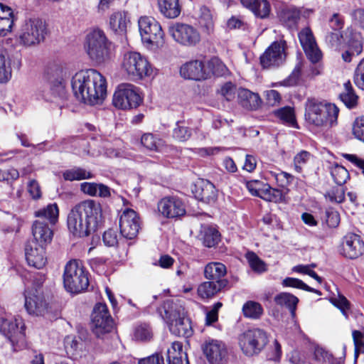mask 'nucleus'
I'll use <instances>...</instances> for the list:
<instances>
[{
    "label": "nucleus",
    "instance_id": "0e129e2a",
    "mask_svg": "<svg viewBox=\"0 0 364 364\" xmlns=\"http://www.w3.org/2000/svg\"><path fill=\"white\" fill-rule=\"evenodd\" d=\"M352 334L355 345V355L357 357L360 353H364V334L357 330L353 331Z\"/></svg>",
    "mask_w": 364,
    "mask_h": 364
},
{
    "label": "nucleus",
    "instance_id": "bf43d9fd",
    "mask_svg": "<svg viewBox=\"0 0 364 364\" xmlns=\"http://www.w3.org/2000/svg\"><path fill=\"white\" fill-rule=\"evenodd\" d=\"M331 301L335 306L341 311L343 315L346 318H348L347 311L350 309V304L348 300L344 296L338 294L337 297L331 298Z\"/></svg>",
    "mask_w": 364,
    "mask_h": 364
},
{
    "label": "nucleus",
    "instance_id": "2eb2a0df",
    "mask_svg": "<svg viewBox=\"0 0 364 364\" xmlns=\"http://www.w3.org/2000/svg\"><path fill=\"white\" fill-rule=\"evenodd\" d=\"M201 348L210 364H225L227 362L228 348L222 341L208 338L203 342Z\"/></svg>",
    "mask_w": 364,
    "mask_h": 364
},
{
    "label": "nucleus",
    "instance_id": "4be33fe9",
    "mask_svg": "<svg viewBox=\"0 0 364 364\" xmlns=\"http://www.w3.org/2000/svg\"><path fill=\"white\" fill-rule=\"evenodd\" d=\"M181 75L185 79L193 80H206L210 77L203 63L200 60H191L183 64L180 69Z\"/></svg>",
    "mask_w": 364,
    "mask_h": 364
},
{
    "label": "nucleus",
    "instance_id": "774afa93",
    "mask_svg": "<svg viewBox=\"0 0 364 364\" xmlns=\"http://www.w3.org/2000/svg\"><path fill=\"white\" fill-rule=\"evenodd\" d=\"M18 177L19 173L14 168H9L4 171L0 169V181H13L18 179Z\"/></svg>",
    "mask_w": 364,
    "mask_h": 364
},
{
    "label": "nucleus",
    "instance_id": "a211bd4d",
    "mask_svg": "<svg viewBox=\"0 0 364 364\" xmlns=\"http://www.w3.org/2000/svg\"><path fill=\"white\" fill-rule=\"evenodd\" d=\"M364 251V242L361 237L353 232L347 233L342 239L340 253L348 259H356Z\"/></svg>",
    "mask_w": 364,
    "mask_h": 364
},
{
    "label": "nucleus",
    "instance_id": "69168bd1",
    "mask_svg": "<svg viewBox=\"0 0 364 364\" xmlns=\"http://www.w3.org/2000/svg\"><path fill=\"white\" fill-rule=\"evenodd\" d=\"M236 90V86L228 82L221 87L220 93L226 100L231 101L235 98Z\"/></svg>",
    "mask_w": 364,
    "mask_h": 364
},
{
    "label": "nucleus",
    "instance_id": "f257e3e1",
    "mask_svg": "<svg viewBox=\"0 0 364 364\" xmlns=\"http://www.w3.org/2000/svg\"><path fill=\"white\" fill-rule=\"evenodd\" d=\"M102 221L100 203L86 200L75 205L68 215L67 224L75 236L83 237L95 231Z\"/></svg>",
    "mask_w": 364,
    "mask_h": 364
},
{
    "label": "nucleus",
    "instance_id": "09e8293b",
    "mask_svg": "<svg viewBox=\"0 0 364 364\" xmlns=\"http://www.w3.org/2000/svg\"><path fill=\"white\" fill-rule=\"evenodd\" d=\"M134 337L137 341H149L153 337L150 326L147 323L138 325L134 329Z\"/></svg>",
    "mask_w": 364,
    "mask_h": 364
},
{
    "label": "nucleus",
    "instance_id": "58836bf2",
    "mask_svg": "<svg viewBox=\"0 0 364 364\" xmlns=\"http://www.w3.org/2000/svg\"><path fill=\"white\" fill-rule=\"evenodd\" d=\"M63 178L65 181H81L93 178V174L80 167H74L68 169L63 173Z\"/></svg>",
    "mask_w": 364,
    "mask_h": 364
},
{
    "label": "nucleus",
    "instance_id": "c85d7f7f",
    "mask_svg": "<svg viewBox=\"0 0 364 364\" xmlns=\"http://www.w3.org/2000/svg\"><path fill=\"white\" fill-rule=\"evenodd\" d=\"M228 284V281H208L201 283L198 287V294L202 299L213 297Z\"/></svg>",
    "mask_w": 364,
    "mask_h": 364
},
{
    "label": "nucleus",
    "instance_id": "603ef678",
    "mask_svg": "<svg viewBox=\"0 0 364 364\" xmlns=\"http://www.w3.org/2000/svg\"><path fill=\"white\" fill-rule=\"evenodd\" d=\"M325 198L332 203H341L345 200V191L342 186L333 187L325 193Z\"/></svg>",
    "mask_w": 364,
    "mask_h": 364
},
{
    "label": "nucleus",
    "instance_id": "052dcab7",
    "mask_svg": "<svg viewBox=\"0 0 364 364\" xmlns=\"http://www.w3.org/2000/svg\"><path fill=\"white\" fill-rule=\"evenodd\" d=\"M352 132L355 139L364 142V116L358 117L355 119Z\"/></svg>",
    "mask_w": 364,
    "mask_h": 364
},
{
    "label": "nucleus",
    "instance_id": "338daca9",
    "mask_svg": "<svg viewBox=\"0 0 364 364\" xmlns=\"http://www.w3.org/2000/svg\"><path fill=\"white\" fill-rule=\"evenodd\" d=\"M104 243L109 247H114L118 243V235L117 230L109 229L105 231L102 236Z\"/></svg>",
    "mask_w": 364,
    "mask_h": 364
},
{
    "label": "nucleus",
    "instance_id": "72a5a7b5",
    "mask_svg": "<svg viewBox=\"0 0 364 364\" xmlns=\"http://www.w3.org/2000/svg\"><path fill=\"white\" fill-rule=\"evenodd\" d=\"M168 364H189L186 353L181 342H173L167 350Z\"/></svg>",
    "mask_w": 364,
    "mask_h": 364
},
{
    "label": "nucleus",
    "instance_id": "7ed1b4c3",
    "mask_svg": "<svg viewBox=\"0 0 364 364\" xmlns=\"http://www.w3.org/2000/svg\"><path fill=\"white\" fill-rule=\"evenodd\" d=\"M35 216L39 218L33 222L32 225V233L38 245H46L52 240L53 232L49 227L48 223L54 225L58 220L59 210L56 203H50L46 207L39 209L34 213Z\"/></svg>",
    "mask_w": 364,
    "mask_h": 364
},
{
    "label": "nucleus",
    "instance_id": "4468645a",
    "mask_svg": "<svg viewBox=\"0 0 364 364\" xmlns=\"http://www.w3.org/2000/svg\"><path fill=\"white\" fill-rule=\"evenodd\" d=\"M92 323L93 333L97 337L112 330L114 321L105 304L100 303L95 305L92 314Z\"/></svg>",
    "mask_w": 364,
    "mask_h": 364
},
{
    "label": "nucleus",
    "instance_id": "1a4fd4ad",
    "mask_svg": "<svg viewBox=\"0 0 364 364\" xmlns=\"http://www.w3.org/2000/svg\"><path fill=\"white\" fill-rule=\"evenodd\" d=\"M0 332L9 338L14 350L18 351L26 346L25 325L21 318L10 321L0 317Z\"/></svg>",
    "mask_w": 364,
    "mask_h": 364
},
{
    "label": "nucleus",
    "instance_id": "f704fd0d",
    "mask_svg": "<svg viewBox=\"0 0 364 364\" xmlns=\"http://www.w3.org/2000/svg\"><path fill=\"white\" fill-rule=\"evenodd\" d=\"M242 4L251 10L255 16L262 18L270 12V4L267 0H240Z\"/></svg>",
    "mask_w": 364,
    "mask_h": 364
},
{
    "label": "nucleus",
    "instance_id": "f3484780",
    "mask_svg": "<svg viewBox=\"0 0 364 364\" xmlns=\"http://www.w3.org/2000/svg\"><path fill=\"white\" fill-rule=\"evenodd\" d=\"M285 41L272 43L260 57V63L264 68L278 67L285 59Z\"/></svg>",
    "mask_w": 364,
    "mask_h": 364
},
{
    "label": "nucleus",
    "instance_id": "c9c22d12",
    "mask_svg": "<svg viewBox=\"0 0 364 364\" xmlns=\"http://www.w3.org/2000/svg\"><path fill=\"white\" fill-rule=\"evenodd\" d=\"M273 114L282 124L298 128L293 107L286 106L273 111Z\"/></svg>",
    "mask_w": 364,
    "mask_h": 364
},
{
    "label": "nucleus",
    "instance_id": "5701e85b",
    "mask_svg": "<svg viewBox=\"0 0 364 364\" xmlns=\"http://www.w3.org/2000/svg\"><path fill=\"white\" fill-rule=\"evenodd\" d=\"M26 259L29 266L42 269L46 264V250L43 245L32 242L25 249Z\"/></svg>",
    "mask_w": 364,
    "mask_h": 364
},
{
    "label": "nucleus",
    "instance_id": "864d4df0",
    "mask_svg": "<svg viewBox=\"0 0 364 364\" xmlns=\"http://www.w3.org/2000/svg\"><path fill=\"white\" fill-rule=\"evenodd\" d=\"M191 129L185 126L183 123L178 122L176 127L173 130V138L180 141H187L191 137Z\"/></svg>",
    "mask_w": 364,
    "mask_h": 364
},
{
    "label": "nucleus",
    "instance_id": "39448f33",
    "mask_svg": "<svg viewBox=\"0 0 364 364\" xmlns=\"http://www.w3.org/2000/svg\"><path fill=\"white\" fill-rule=\"evenodd\" d=\"M339 109L333 104H323L315 99L306 103L305 119L316 127L333 126L336 123Z\"/></svg>",
    "mask_w": 364,
    "mask_h": 364
},
{
    "label": "nucleus",
    "instance_id": "bb28decb",
    "mask_svg": "<svg viewBox=\"0 0 364 364\" xmlns=\"http://www.w3.org/2000/svg\"><path fill=\"white\" fill-rule=\"evenodd\" d=\"M237 100L239 104L247 109H257L261 105V98L257 93L245 88H239L237 90Z\"/></svg>",
    "mask_w": 364,
    "mask_h": 364
},
{
    "label": "nucleus",
    "instance_id": "412c9836",
    "mask_svg": "<svg viewBox=\"0 0 364 364\" xmlns=\"http://www.w3.org/2000/svg\"><path fill=\"white\" fill-rule=\"evenodd\" d=\"M299 38L308 59L313 63H318L321 60L322 54L311 30L309 27L303 28L299 33Z\"/></svg>",
    "mask_w": 364,
    "mask_h": 364
},
{
    "label": "nucleus",
    "instance_id": "cd10ccee",
    "mask_svg": "<svg viewBox=\"0 0 364 364\" xmlns=\"http://www.w3.org/2000/svg\"><path fill=\"white\" fill-rule=\"evenodd\" d=\"M158 311L167 324L183 314L181 306L174 302L173 299L166 300L163 305L159 308Z\"/></svg>",
    "mask_w": 364,
    "mask_h": 364
},
{
    "label": "nucleus",
    "instance_id": "6ab92c4d",
    "mask_svg": "<svg viewBox=\"0 0 364 364\" xmlns=\"http://www.w3.org/2000/svg\"><path fill=\"white\" fill-rule=\"evenodd\" d=\"M24 297V306L29 314L41 316L48 311V303L38 289L34 291L26 289Z\"/></svg>",
    "mask_w": 364,
    "mask_h": 364
},
{
    "label": "nucleus",
    "instance_id": "2f4dec72",
    "mask_svg": "<svg viewBox=\"0 0 364 364\" xmlns=\"http://www.w3.org/2000/svg\"><path fill=\"white\" fill-rule=\"evenodd\" d=\"M198 237L205 247H212L220 242V233L215 227L204 225H201Z\"/></svg>",
    "mask_w": 364,
    "mask_h": 364
},
{
    "label": "nucleus",
    "instance_id": "aec40b11",
    "mask_svg": "<svg viewBox=\"0 0 364 364\" xmlns=\"http://www.w3.org/2000/svg\"><path fill=\"white\" fill-rule=\"evenodd\" d=\"M159 212L168 218H176L186 214L183 202L178 197L168 196L161 199L158 203Z\"/></svg>",
    "mask_w": 364,
    "mask_h": 364
},
{
    "label": "nucleus",
    "instance_id": "37998d69",
    "mask_svg": "<svg viewBox=\"0 0 364 364\" xmlns=\"http://www.w3.org/2000/svg\"><path fill=\"white\" fill-rule=\"evenodd\" d=\"M242 311L245 317L257 319L262 315L263 308L258 302L249 301L243 305Z\"/></svg>",
    "mask_w": 364,
    "mask_h": 364
},
{
    "label": "nucleus",
    "instance_id": "20e7f679",
    "mask_svg": "<svg viewBox=\"0 0 364 364\" xmlns=\"http://www.w3.org/2000/svg\"><path fill=\"white\" fill-rule=\"evenodd\" d=\"M85 48L92 61L101 64L111 58L113 45L102 30L95 28L87 34Z\"/></svg>",
    "mask_w": 364,
    "mask_h": 364
},
{
    "label": "nucleus",
    "instance_id": "de8ad7c7",
    "mask_svg": "<svg viewBox=\"0 0 364 364\" xmlns=\"http://www.w3.org/2000/svg\"><path fill=\"white\" fill-rule=\"evenodd\" d=\"M331 174L334 182L340 186L346 183L349 178V173L347 169L339 165H336L331 168Z\"/></svg>",
    "mask_w": 364,
    "mask_h": 364
},
{
    "label": "nucleus",
    "instance_id": "680f3d73",
    "mask_svg": "<svg viewBox=\"0 0 364 364\" xmlns=\"http://www.w3.org/2000/svg\"><path fill=\"white\" fill-rule=\"evenodd\" d=\"M311 154L306 151H301L298 153L294 158V169L296 172L302 171L303 166L307 163Z\"/></svg>",
    "mask_w": 364,
    "mask_h": 364
},
{
    "label": "nucleus",
    "instance_id": "6e6d98bb",
    "mask_svg": "<svg viewBox=\"0 0 364 364\" xmlns=\"http://www.w3.org/2000/svg\"><path fill=\"white\" fill-rule=\"evenodd\" d=\"M277 185L283 188H288L294 180V176L285 171L272 173Z\"/></svg>",
    "mask_w": 364,
    "mask_h": 364
},
{
    "label": "nucleus",
    "instance_id": "a19ab883",
    "mask_svg": "<svg viewBox=\"0 0 364 364\" xmlns=\"http://www.w3.org/2000/svg\"><path fill=\"white\" fill-rule=\"evenodd\" d=\"M207 72H210V77L213 75L216 77L226 75L228 73L227 66L218 57L212 58L207 63Z\"/></svg>",
    "mask_w": 364,
    "mask_h": 364
},
{
    "label": "nucleus",
    "instance_id": "f8f14e48",
    "mask_svg": "<svg viewBox=\"0 0 364 364\" xmlns=\"http://www.w3.org/2000/svg\"><path fill=\"white\" fill-rule=\"evenodd\" d=\"M142 102V97L136 86L124 83L118 85L113 95V105L119 109L136 108Z\"/></svg>",
    "mask_w": 364,
    "mask_h": 364
},
{
    "label": "nucleus",
    "instance_id": "4c0bfd02",
    "mask_svg": "<svg viewBox=\"0 0 364 364\" xmlns=\"http://www.w3.org/2000/svg\"><path fill=\"white\" fill-rule=\"evenodd\" d=\"M278 17L282 24L288 28H291L297 23L300 14L295 9L284 8L279 11Z\"/></svg>",
    "mask_w": 364,
    "mask_h": 364
},
{
    "label": "nucleus",
    "instance_id": "ea45409f",
    "mask_svg": "<svg viewBox=\"0 0 364 364\" xmlns=\"http://www.w3.org/2000/svg\"><path fill=\"white\" fill-rule=\"evenodd\" d=\"M343 87L344 90L340 94V98L348 107L352 108L357 105L358 97L349 80L344 83Z\"/></svg>",
    "mask_w": 364,
    "mask_h": 364
},
{
    "label": "nucleus",
    "instance_id": "393cba45",
    "mask_svg": "<svg viewBox=\"0 0 364 364\" xmlns=\"http://www.w3.org/2000/svg\"><path fill=\"white\" fill-rule=\"evenodd\" d=\"M193 193L195 198L207 204H213L218 198V191L208 181H200L195 185Z\"/></svg>",
    "mask_w": 364,
    "mask_h": 364
},
{
    "label": "nucleus",
    "instance_id": "13d9d810",
    "mask_svg": "<svg viewBox=\"0 0 364 364\" xmlns=\"http://www.w3.org/2000/svg\"><path fill=\"white\" fill-rule=\"evenodd\" d=\"M245 186L252 196L261 198L266 184L259 180H252L246 181Z\"/></svg>",
    "mask_w": 364,
    "mask_h": 364
},
{
    "label": "nucleus",
    "instance_id": "7c9ffc66",
    "mask_svg": "<svg viewBox=\"0 0 364 364\" xmlns=\"http://www.w3.org/2000/svg\"><path fill=\"white\" fill-rule=\"evenodd\" d=\"M160 14L166 18H177L181 12L179 0H157Z\"/></svg>",
    "mask_w": 364,
    "mask_h": 364
},
{
    "label": "nucleus",
    "instance_id": "6e6552de",
    "mask_svg": "<svg viewBox=\"0 0 364 364\" xmlns=\"http://www.w3.org/2000/svg\"><path fill=\"white\" fill-rule=\"evenodd\" d=\"M47 34L46 23L40 18H29L21 26L19 43L26 47L35 46L43 42Z\"/></svg>",
    "mask_w": 364,
    "mask_h": 364
},
{
    "label": "nucleus",
    "instance_id": "c756f323",
    "mask_svg": "<svg viewBox=\"0 0 364 364\" xmlns=\"http://www.w3.org/2000/svg\"><path fill=\"white\" fill-rule=\"evenodd\" d=\"M168 325L171 333L177 336L188 337L192 334L191 321L183 314Z\"/></svg>",
    "mask_w": 364,
    "mask_h": 364
},
{
    "label": "nucleus",
    "instance_id": "5fc2aeb1",
    "mask_svg": "<svg viewBox=\"0 0 364 364\" xmlns=\"http://www.w3.org/2000/svg\"><path fill=\"white\" fill-rule=\"evenodd\" d=\"M141 144L149 150L156 151L161 145V141L152 134H144L141 138Z\"/></svg>",
    "mask_w": 364,
    "mask_h": 364
},
{
    "label": "nucleus",
    "instance_id": "ddd939ff",
    "mask_svg": "<svg viewBox=\"0 0 364 364\" xmlns=\"http://www.w3.org/2000/svg\"><path fill=\"white\" fill-rule=\"evenodd\" d=\"M169 33L176 42L183 46H196L201 40L200 33L196 28L183 23H176L171 26Z\"/></svg>",
    "mask_w": 364,
    "mask_h": 364
},
{
    "label": "nucleus",
    "instance_id": "9b49d317",
    "mask_svg": "<svg viewBox=\"0 0 364 364\" xmlns=\"http://www.w3.org/2000/svg\"><path fill=\"white\" fill-rule=\"evenodd\" d=\"M143 43L147 46L160 47L164 43V32L159 23L153 17L142 16L138 21Z\"/></svg>",
    "mask_w": 364,
    "mask_h": 364
},
{
    "label": "nucleus",
    "instance_id": "423d86ee",
    "mask_svg": "<svg viewBox=\"0 0 364 364\" xmlns=\"http://www.w3.org/2000/svg\"><path fill=\"white\" fill-rule=\"evenodd\" d=\"M88 274L81 260L71 259L68 262L63 275L66 291L71 294H79L86 290L89 286Z\"/></svg>",
    "mask_w": 364,
    "mask_h": 364
},
{
    "label": "nucleus",
    "instance_id": "b1692460",
    "mask_svg": "<svg viewBox=\"0 0 364 364\" xmlns=\"http://www.w3.org/2000/svg\"><path fill=\"white\" fill-rule=\"evenodd\" d=\"M66 72L61 64L53 63L48 66L46 78L50 87L54 92H60L64 89V78Z\"/></svg>",
    "mask_w": 364,
    "mask_h": 364
},
{
    "label": "nucleus",
    "instance_id": "dca6fc26",
    "mask_svg": "<svg viewBox=\"0 0 364 364\" xmlns=\"http://www.w3.org/2000/svg\"><path fill=\"white\" fill-rule=\"evenodd\" d=\"M140 228L139 218L134 210L126 208L119 218V229L122 237L132 240L136 237Z\"/></svg>",
    "mask_w": 364,
    "mask_h": 364
},
{
    "label": "nucleus",
    "instance_id": "a18cd8bd",
    "mask_svg": "<svg viewBox=\"0 0 364 364\" xmlns=\"http://www.w3.org/2000/svg\"><path fill=\"white\" fill-rule=\"evenodd\" d=\"M246 259L254 272L261 274L267 271L266 264L255 252H248L246 254Z\"/></svg>",
    "mask_w": 364,
    "mask_h": 364
},
{
    "label": "nucleus",
    "instance_id": "0eeeda50",
    "mask_svg": "<svg viewBox=\"0 0 364 364\" xmlns=\"http://www.w3.org/2000/svg\"><path fill=\"white\" fill-rule=\"evenodd\" d=\"M122 68L128 76L134 80L151 75L153 69L147 59L137 52H127L124 55Z\"/></svg>",
    "mask_w": 364,
    "mask_h": 364
},
{
    "label": "nucleus",
    "instance_id": "473e14b6",
    "mask_svg": "<svg viewBox=\"0 0 364 364\" xmlns=\"http://www.w3.org/2000/svg\"><path fill=\"white\" fill-rule=\"evenodd\" d=\"M226 267L220 262H210L204 269V277L213 282L228 281L225 277Z\"/></svg>",
    "mask_w": 364,
    "mask_h": 364
},
{
    "label": "nucleus",
    "instance_id": "8fccbe9b",
    "mask_svg": "<svg viewBox=\"0 0 364 364\" xmlns=\"http://www.w3.org/2000/svg\"><path fill=\"white\" fill-rule=\"evenodd\" d=\"M348 48L358 55L363 51V41L360 33H350L348 41Z\"/></svg>",
    "mask_w": 364,
    "mask_h": 364
},
{
    "label": "nucleus",
    "instance_id": "e433bc0d",
    "mask_svg": "<svg viewBox=\"0 0 364 364\" xmlns=\"http://www.w3.org/2000/svg\"><path fill=\"white\" fill-rule=\"evenodd\" d=\"M274 300L277 305L287 308L290 311L292 316H294L296 306L299 302V299L296 296L290 293L282 292L276 295Z\"/></svg>",
    "mask_w": 364,
    "mask_h": 364
},
{
    "label": "nucleus",
    "instance_id": "9d476101",
    "mask_svg": "<svg viewBox=\"0 0 364 364\" xmlns=\"http://www.w3.org/2000/svg\"><path fill=\"white\" fill-rule=\"evenodd\" d=\"M267 343V333L259 328L249 329L239 337L240 347L247 356L258 354Z\"/></svg>",
    "mask_w": 364,
    "mask_h": 364
},
{
    "label": "nucleus",
    "instance_id": "79ce46f5",
    "mask_svg": "<svg viewBox=\"0 0 364 364\" xmlns=\"http://www.w3.org/2000/svg\"><path fill=\"white\" fill-rule=\"evenodd\" d=\"M199 24L200 25L203 31L207 34L210 35L213 33L214 21L213 18V15L210 11L206 7H203L200 9Z\"/></svg>",
    "mask_w": 364,
    "mask_h": 364
},
{
    "label": "nucleus",
    "instance_id": "a878e982",
    "mask_svg": "<svg viewBox=\"0 0 364 364\" xmlns=\"http://www.w3.org/2000/svg\"><path fill=\"white\" fill-rule=\"evenodd\" d=\"M130 23L129 14L124 11L114 12L109 18V28L117 35H125Z\"/></svg>",
    "mask_w": 364,
    "mask_h": 364
},
{
    "label": "nucleus",
    "instance_id": "e2e57ef3",
    "mask_svg": "<svg viewBox=\"0 0 364 364\" xmlns=\"http://www.w3.org/2000/svg\"><path fill=\"white\" fill-rule=\"evenodd\" d=\"M314 358L316 361L321 364L332 363L333 360L332 355L322 348L315 349Z\"/></svg>",
    "mask_w": 364,
    "mask_h": 364
},
{
    "label": "nucleus",
    "instance_id": "4d7b16f0",
    "mask_svg": "<svg viewBox=\"0 0 364 364\" xmlns=\"http://www.w3.org/2000/svg\"><path fill=\"white\" fill-rule=\"evenodd\" d=\"M353 80L357 87L364 90V58L360 61L355 68Z\"/></svg>",
    "mask_w": 364,
    "mask_h": 364
},
{
    "label": "nucleus",
    "instance_id": "3c124183",
    "mask_svg": "<svg viewBox=\"0 0 364 364\" xmlns=\"http://www.w3.org/2000/svg\"><path fill=\"white\" fill-rule=\"evenodd\" d=\"M11 77V68L9 60L5 55L0 54V83L9 81Z\"/></svg>",
    "mask_w": 364,
    "mask_h": 364
},
{
    "label": "nucleus",
    "instance_id": "c03bdc74",
    "mask_svg": "<svg viewBox=\"0 0 364 364\" xmlns=\"http://www.w3.org/2000/svg\"><path fill=\"white\" fill-rule=\"evenodd\" d=\"M261 198L267 201L281 203L284 200V194L282 191L266 184L264 191L262 192Z\"/></svg>",
    "mask_w": 364,
    "mask_h": 364
},
{
    "label": "nucleus",
    "instance_id": "f03ea898",
    "mask_svg": "<svg viewBox=\"0 0 364 364\" xmlns=\"http://www.w3.org/2000/svg\"><path fill=\"white\" fill-rule=\"evenodd\" d=\"M71 84L75 97L85 104H98L106 97V79L95 69L76 73L72 78Z\"/></svg>",
    "mask_w": 364,
    "mask_h": 364
},
{
    "label": "nucleus",
    "instance_id": "49530a36",
    "mask_svg": "<svg viewBox=\"0 0 364 364\" xmlns=\"http://www.w3.org/2000/svg\"><path fill=\"white\" fill-rule=\"evenodd\" d=\"M282 285L286 287L296 288L321 295L320 291L309 287L303 281L296 278L287 277L282 281Z\"/></svg>",
    "mask_w": 364,
    "mask_h": 364
}]
</instances>
